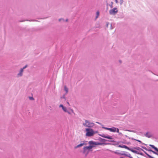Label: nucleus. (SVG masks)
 <instances>
[{"mask_svg":"<svg viewBox=\"0 0 158 158\" xmlns=\"http://www.w3.org/2000/svg\"><path fill=\"white\" fill-rule=\"evenodd\" d=\"M85 131L86 133L85 134V135L86 136L90 137L92 136L95 133L98 132L97 131L95 132L92 129L90 128H86Z\"/></svg>","mask_w":158,"mask_h":158,"instance_id":"1","label":"nucleus"},{"mask_svg":"<svg viewBox=\"0 0 158 158\" xmlns=\"http://www.w3.org/2000/svg\"><path fill=\"white\" fill-rule=\"evenodd\" d=\"M94 123L90 122L87 120H85V122L83 123V125L85 127L89 128L93 127L94 125Z\"/></svg>","mask_w":158,"mask_h":158,"instance_id":"2","label":"nucleus"},{"mask_svg":"<svg viewBox=\"0 0 158 158\" xmlns=\"http://www.w3.org/2000/svg\"><path fill=\"white\" fill-rule=\"evenodd\" d=\"M94 146L92 145H90L89 146H86L83 148V153L86 156L89 153V150L91 149Z\"/></svg>","mask_w":158,"mask_h":158,"instance_id":"3","label":"nucleus"},{"mask_svg":"<svg viewBox=\"0 0 158 158\" xmlns=\"http://www.w3.org/2000/svg\"><path fill=\"white\" fill-rule=\"evenodd\" d=\"M110 151L111 152L114 153L117 155H126V152L124 151H122L119 150L117 151H114L112 150H110Z\"/></svg>","mask_w":158,"mask_h":158,"instance_id":"4","label":"nucleus"},{"mask_svg":"<svg viewBox=\"0 0 158 158\" xmlns=\"http://www.w3.org/2000/svg\"><path fill=\"white\" fill-rule=\"evenodd\" d=\"M118 12V10L116 8H114L109 11L110 14L111 15H115Z\"/></svg>","mask_w":158,"mask_h":158,"instance_id":"5","label":"nucleus"},{"mask_svg":"<svg viewBox=\"0 0 158 158\" xmlns=\"http://www.w3.org/2000/svg\"><path fill=\"white\" fill-rule=\"evenodd\" d=\"M99 135L100 136H101L102 137H103V138H105L108 139H112V138L111 136H109L108 135H106L105 134H100V135Z\"/></svg>","mask_w":158,"mask_h":158,"instance_id":"6","label":"nucleus"},{"mask_svg":"<svg viewBox=\"0 0 158 158\" xmlns=\"http://www.w3.org/2000/svg\"><path fill=\"white\" fill-rule=\"evenodd\" d=\"M59 107H62L63 110L65 112H67V109L66 107H65L64 106L62 105L61 104L60 105Z\"/></svg>","mask_w":158,"mask_h":158,"instance_id":"7","label":"nucleus"},{"mask_svg":"<svg viewBox=\"0 0 158 158\" xmlns=\"http://www.w3.org/2000/svg\"><path fill=\"white\" fill-rule=\"evenodd\" d=\"M116 129L115 127H112L110 128V131L112 132H116Z\"/></svg>","mask_w":158,"mask_h":158,"instance_id":"8","label":"nucleus"},{"mask_svg":"<svg viewBox=\"0 0 158 158\" xmlns=\"http://www.w3.org/2000/svg\"><path fill=\"white\" fill-rule=\"evenodd\" d=\"M145 136L148 138H150L152 137V135L149 132H147L145 134Z\"/></svg>","mask_w":158,"mask_h":158,"instance_id":"9","label":"nucleus"},{"mask_svg":"<svg viewBox=\"0 0 158 158\" xmlns=\"http://www.w3.org/2000/svg\"><path fill=\"white\" fill-rule=\"evenodd\" d=\"M118 147L120 148H125L127 149L128 150L130 149L128 147H127V146L125 145H119L118 146Z\"/></svg>","mask_w":158,"mask_h":158,"instance_id":"10","label":"nucleus"},{"mask_svg":"<svg viewBox=\"0 0 158 158\" xmlns=\"http://www.w3.org/2000/svg\"><path fill=\"white\" fill-rule=\"evenodd\" d=\"M84 144H85V143H81L79 145H78L77 146L75 147V148H77L81 147L83 146L84 145Z\"/></svg>","mask_w":158,"mask_h":158,"instance_id":"11","label":"nucleus"},{"mask_svg":"<svg viewBox=\"0 0 158 158\" xmlns=\"http://www.w3.org/2000/svg\"><path fill=\"white\" fill-rule=\"evenodd\" d=\"M89 143L90 144V145H91V144H95V145H97V144H101V143H98V144H96L95 143V142H93L92 141H89Z\"/></svg>","mask_w":158,"mask_h":158,"instance_id":"12","label":"nucleus"},{"mask_svg":"<svg viewBox=\"0 0 158 158\" xmlns=\"http://www.w3.org/2000/svg\"><path fill=\"white\" fill-rule=\"evenodd\" d=\"M149 146L150 147H152L156 151V150L158 149V148H157L155 147V146L153 145L150 144V145H149Z\"/></svg>","mask_w":158,"mask_h":158,"instance_id":"13","label":"nucleus"},{"mask_svg":"<svg viewBox=\"0 0 158 158\" xmlns=\"http://www.w3.org/2000/svg\"><path fill=\"white\" fill-rule=\"evenodd\" d=\"M23 69H21L20 71V73L18 74V75H19L20 76H21L23 74Z\"/></svg>","mask_w":158,"mask_h":158,"instance_id":"14","label":"nucleus"},{"mask_svg":"<svg viewBox=\"0 0 158 158\" xmlns=\"http://www.w3.org/2000/svg\"><path fill=\"white\" fill-rule=\"evenodd\" d=\"M64 90L66 91V93H67L68 92V88L66 87V86H65L64 87Z\"/></svg>","mask_w":158,"mask_h":158,"instance_id":"15","label":"nucleus"},{"mask_svg":"<svg viewBox=\"0 0 158 158\" xmlns=\"http://www.w3.org/2000/svg\"><path fill=\"white\" fill-rule=\"evenodd\" d=\"M128 150L131 151L133 153H136L137 152V151H136L132 149H131L130 148V149H128Z\"/></svg>","mask_w":158,"mask_h":158,"instance_id":"16","label":"nucleus"},{"mask_svg":"<svg viewBox=\"0 0 158 158\" xmlns=\"http://www.w3.org/2000/svg\"><path fill=\"white\" fill-rule=\"evenodd\" d=\"M148 151H150V152H153L154 154H155L156 155H157L158 154H157V153L151 150H148Z\"/></svg>","mask_w":158,"mask_h":158,"instance_id":"17","label":"nucleus"},{"mask_svg":"<svg viewBox=\"0 0 158 158\" xmlns=\"http://www.w3.org/2000/svg\"><path fill=\"white\" fill-rule=\"evenodd\" d=\"M116 128V131L117 133H118L119 134H120V135L122 134V133H121L119 132V130L117 128Z\"/></svg>","mask_w":158,"mask_h":158,"instance_id":"18","label":"nucleus"},{"mask_svg":"<svg viewBox=\"0 0 158 158\" xmlns=\"http://www.w3.org/2000/svg\"><path fill=\"white\" fill-rule=\"evenodd\" d=\"M102 128L108 130L110 131V128H107V127H102Z\"/></svg>","mask_w":158,"mask_h":158,"instance_id":"19","label":"nucleus"},{"mask_svg":"<svg viewBox=\"0 0 158 158\" xmlns=\"http://www.w3.org/2000/svg\"><path fill=\"white\" fill-rule=\"evenodd\" d=\"M99 11H97V12H96V15H97V16L96 17V18H97L99 15Z\"/></svg>","mask_w":158,"mask_h":158,"instance_id":"20","label":"nucleus"},{"mask_svg":"<svg viewBox=\"0 0 158 158\" xmlns=\"http://www.w3.org/2000/svg\"><path fill=\"white\" fill-rule=\"evenodd\" d=\"M132 139H133V140H136V141H138V142H140V143H142V142L141 141L139 140L136 139H134L133 138H132Z\"/></svg>","mask_w":158,"mask_h":158,"instance_id":"21","label":"nucleus"},{"mask_svg":"<svg viewBox=\"0 0 158 158\" xmlns=\"http://www.w3.org/2000/svg\"><path fill=\"white\" fill-rule=\"evenodd\" d=\"M30 99L31 100H34V98L32 97H30Z\"/></svg>","mask_w":158,"mask_h":158,"instance_id":"22","label":"nucleus"},{"mask_svg":"<svg viewBox=\"0 0 158 158\" xmlns=\"http://www.w3.org/2000/svg\"><path fill=\"white\" fill-rule=\"evenodd\" d=\"M123 0H120L121 4H122L123 3Z\"/></svg>","mask_w":158,"mask_h":158,"instance_id":"23","label":"nucleus"},{"mask_svg":"<svg viewBox=\"0 0 158 158\" xmlns=\"http://www.w3.org/2000/svg\"><path fill=\"white\" fill-rule=\"evenodd\" d=\"M145 153L149 157V156H150V155L147 154L146 152H145Z\"/></svg>","mask_w":158,"mask_h":158,"instance_id":"24","label":"nucleus"},{"mask_svg":"<svg viewBox=\"0 0 158 158\" xmlns=\"http://www.w3.org/2000/svg\"><path fill=\"white\" fill-rule=\"evenodd\" d=\"M27 67V65H26L25 67H24L22 69H24L26 68Z\"/></svg>","mask_w":158,"mask_h":158,"instance_id":"25","label":"nucleus"},{"mask_svg":"<svg viewBox=\"0 0 158 158\" xmlns=\"http://www.w3.org/2000/svg\"><path fill=\"white\" fill-rule=\"evenodd\" d=\"M67 112L69 114H71V113L69 112L68 111L67 112Z\"/></svg>","mask_w":158,"mask_h":158,"instance_id":"26","label":"nucleus"},{"mask_svg":"<svg viewBox=\"0 0 158 158\" xmlns=\"http://www.w3.org/2000/svg\"><path fill=\"white\" fill-rule=\"evenodd\" d=\"M115 2L116 3H117L118 2L117 0H115Z\"/></svg>","mask_w":158,"mask_h":158,"instance_id":"27","label":"nucleus"},{"mask_svg":"<svg viewBox=\"0 0 158 158\" xmlns=\"http://www.w3.org/2000/svg\"><path fill=\"white\" fill-rule=\"evenodd\" d=\"M102 140H103V141H106V139H102Z\"/></svg>","mask_w":158,"mask_h":158,"instance_id":"28","label":"nucleus"},{"mask_svg":"<svg viewBox=\"0 0 158 158\" xmlns=\"http://www.w3.org/2000/svg\"><path fill=\"white\" fill-rule=\"evenodd\" d=\"M156 151H157V152H158V149H157V150H156ZM157 154H158L157 155H158V153H157Z\"/></svg>","mask_w":158,"mask_h":158,"instance_id":"29","label":"nucleus"},{"mask_svg":"<svg viewBox=\"0 0 158 158\" xmlns=\"http://www.w3.org/2000/svg\"><path fill=\"white\" fill-rule=\"evenodd\" d=\"M67 103L68 104H69V102H67Z\"/></svg>","mask_w":158,"mask_h":158,"instance_id":"30","label":"nucleus"},{"mask_svg":"<svg viewBox=\"0 0 158 158\" xmlns=\"http://www.w3.org/2000/svg\"><path fill=\"white\" fill-rule=\"evenodd\" d=\"M72 110V112H73V110Z\"/></svg>","mask_w":158,"mask_h":158,"instance_id":"31","label":"nucleus"},{"mask_svg":"<svg viewBox=\"0 0 158 158\" xmlns=\"http://www.w3.org/2000/svg\"><path fill=\"white\" fill-rule=\"evenodd\" d=\"M96 123H98L99 124V123L98 122H96Z\"/></svg>","mask_w":158,"mask_h":158,"instance_id":"32","label":"nucleus"},{"mask_svg":"<svg viewBox=\"0 0 158 158\" xmlns=\"http://www.w3.org/2000/svg\"><path fill=\"white\" fill-rule=\"evenodd\" d=\"M66 21H68V20L67 19L66 20Z\"/></svg>","mask_w":158,"mask_h":158,"instance_id":"33","label":"nucleus"}]
</instances>
